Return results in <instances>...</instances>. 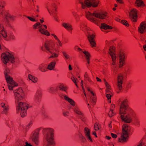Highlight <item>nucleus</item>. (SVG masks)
I'll return each mask as SVG.
<instances>
[{"label":"nucleus","mask_w":146,"mask_h":146,"mask_svg":"<svg viewBox=\"0 0 146 146\" xmlns=\"http://www.w3.org/2000/svg\"><path fill=\"white\" fill-rule=\"evenodd\" d=\"M108 13L106 12H98L94 11L92 13L89 12L86 13V17L91 22L97 24V20L96 18L100 19H104L108 17Z\"/></svg>","instance_id":"nucleus-1"},{"label":"nucleus","mask_w":146,"mask_h":146,"mask_svg":"<svg viewBox=\"0 0 146 146\" xmlns=\"http://www.w3.org/2000/svg\"><path fill=\"white\" fill-rule=\"evenodd\" d=\"M131 129L129 125L124 123L122 126V133L118 141L121 143L126 142L128 140L129 135Z\"/></svg>","instance_id":"nucleus-2"},{"label":"nucleus","mask_w":146,"mask_h":146,"mask_svg":"<svg viewBox=\"0 0 146 146\" xmlns=\"http://www.w3.org/2000/svg\"><path fill=\"white\" fill-rule=\"evenodd\" d=\"M79 3L81 4L82 8L85 9L87 8H90L91 7L94 8L97 7L99 4L100 1L98 0H84L83 2L80 0Z\"/></svg>","instance_id":"nucleus-3"},{"label":"nucleus","mask_w":146,"mask_h":146,"mask_svg":"<svg viewBox=\"0 0 146 146\" xmlns=\"http://www.w3.org/2000/svg\"><path fill=\"white\" fill-rule=\"evenodd\" d=\"M17 110L21 112L22 117H24L26 114V110L28 109V105L25 103L17 101Z\"/></svg>","instance_id":"nucleus-4"},{"label":"nucleus","mask_w":146,"mask_h":146,"mask_svg":"<svg viewBox=\"0 0 146 146\" xmlns=\"http://www.w3.org/2000/svg\"><path fill=\"white\" fill-rule=\"evenodd\" d=\"M1 57L2 61L5 64H6L9 61H11L12 63L14 62V57L9 52L2 53Z\"/></svg>","instance_id":"nucleus-5"},{"label":"nucleus","mask_w":146,"mask_h":146,"mask_svg":"<svg viewBox=\"0 0 146 146\" xmlns=\"http://www.w3.org/2000/svg\"><path fill=\"white\" fill-rule=\"evenodd\" d=\"M6 80L8 83V86L9 90H12L13 88L17 86L18 84L13 80V78L10 76L6 75L5 78Z\"/></svg>","instance_id":"nucleus-6"},{"label":"nucleus","mask_w":146,"mask_h":146,"mask_svg":"<svg viewBox=\"0 0 146 146\" xmlns=\"http://www.w3.org/2000/svg\"><path fill=\"white\" fill-rule=\"evenodd\" d=\"M124 77L121 74L118 75L117 79V86L118 90L121 91L122 89V84L123 83Z\"/></svg>","instance_id":"nucleus-7"},{"label":"nucleus","mask_w":146,"mask_h":146,"mask_svg":"<svg viewBox=\"0 0 146 146\" xmlns=\"http://www.w3.org/2000/svg\"><path fill=\"white\" fill-rule=\"evenodd\" d=\"M14 92L16 100L18 101L22 99L23 93L21 88H19L18 90H14Z\"/></svg>","instance_id":"nucleus-8"},{"label":"nucleus","mask_w":146,"mask_h":146,"mask_svg":"<svg viewBox=\"0 0 146 146\" xmlns=\"http://www.w3.org/2000/svg\"><path fill=\"white\" fill-rule=\"evenodd\" d=\"M50 133L48 134L46 137V140L48 143V145H53L54 144L53 137L54 136L53 132L54 130L52 129H49Z\"/></svg>","instance_id":"nucleus-9"},{"label":"nucleus","mask_w":146,"mask_h":146,"mask_svg":"<svg viewBox=\"0 0 146 146\" xmlns=\"http://www.w3.org/2000/svg\"><path fill=\"white\" fill-rule=\"evenodd\" d=\"M52 41L51 40H46L45 41L44 44V47L46 50L49 52L51 53H52L51 50H54L55 49L54 48V44L52 45L51 44Z\"/></svg>","instance_id":"nucleus-10"},{"label":"nucleus","mask_w":146,"mask_h":146,"mask_svg":"<svg viewBox=\"0 0 146 146\" xmlns=\"http://www.w3.org/2000/svg\"><path fill=\"white\" fill-rule=\"evenodd\" d=\"M137 11L135 9L131 10L129 13V17L131 20L134 22H136L137 20Z\"/></svg>","instance_id":"nucleus-11"},{"label":"nucleus","mask_w":146,"mask_h":146,"mask_svg":"<svg viewBox=\"0 0 146 146\" xmlns=\"http://www.w3.org/2000/svg\"><path fill=\"white\" fill-rule=\"evenodd\" d=\"M95 35L94 34L89 35L88 36V40L92 47L96 46V43L95 40Z\"/></svg>","instance_id":"nucleus-12"},{"label":"nucleus","mask_w":146,"mask_h":146,"mask_svg":"<svg viewBox=\"0 0 146 146\" xmlns=\"http://www.w3.org/2000/svg\"><path fill=\"white\" fill-rule=\"evenodd\" d=\"M127 108L126 102L124 101L122 102L120 108L119 114L123 115L125 114L126 113V111Z\"/></svg>","instance_id":"nucleus-13"},{"label":"nucleus","mask_w":146,"mask_h":146,"mask_svg":"<svg viewBox=\"0 0 146 146\" xmlns=\"http://www.w3.org/2000/svg\"><path fill=\"white\" fill-rule=\"evenodd\" d=\"M120 117L123 121L127 123H131L132 121V118L129 115H121L120 116Z\"/></svg>","instance_id":"nucleus-14"},{"label":"nucleus","mask_w":146,"mask_h":146,"mask_svg":"<svg viewBox=\"0 0 146 146\" xmlns=\"http://www.w3.org/2000/svg\"><path fill=\"white\" fill-rule=\"evenodd\" d=\"M139 32L141 34L144 33L146 31V24L145 22H142L140 24L138 29Z\"/></svg>","instance_id":"nucleus-15"},{"label":"nucleus","mask_w":146,"mask_h":146,"mask_svg":"<svg viewBox=\"0 0 146 146\" xmlns=\"http://www.w3.org/2000/svg\"><path fill=\"white\" fill-rule=\"evenodd\" d=\"M90 131L89 129L87 127H85L84 129V133L86 137L88 138L91 142L92 140L90 135Z\"/></svg>","instance_id":"nucleus-16"},{"label":"nucleus","mask_w":146,"mask_h":146,"mask_svg":"<svg viewBox=\"0 0 146 146\" xmlns=\"http://www.w3.org/2000/svg\"><path fill=\"white\" fill-rule=\"evenodd\" d=\"M115 47L111 46H110L109 49L108 53L111 57L116 56L115 53Z\"/></svg>","instance_id":"nucleus-17"},{"label":"nucleus","mask_w":146,"mask_h":146,"mask_svg":"<svg viewBox=\"0 0 146 146\" xmlns=\"http://www.w3.org/2000/svg\"><path fill=\"white\" fill-rule=\"evenodd\" d=\"M32 141L36 144H37L38 141V133L37 132H35L33 134L32 136Z\"/></svg>","instance_id":"nucleus-18"},{"label":"nucleus","mask_w":146,"mask_h":146,"mask_svg":"<svg viewBox=\"0 0 146 146\" xmlns=\"http://www.w3.org/2000/svg\"><path fill=\"white\" fill-rule=\"evenodd\" d=\"M135 3L136 6L138 7H141L145 6V5L142 0H136Z\"/></svg>","instance_id":"nucleus-19"},{"label":"nucleus","mask_w":146,"mask_h":146,"mask_svg":"<svg viewBox=\"0 0 146 146\" xmlns=\"http://www.w3.org/2000/svg\"><path fill=\"white\" fill-rule=\"evenodd\" d=\"M100 28L105 30L112 29L113 27L110 26L108 25L106 23H103L101 24Z\"/></svg>","instance_id":"nucleus-20"},{"label":"nucleus","mask_w":146,"mask_h":146,"mask_svg":"<svg viewBox=\"0 0 146 146\" xmlns=\"http://www.w3.org/2000/svg\"><path fill=\"white\" fill-rule=\"evenodd\" d=\"M83 53L85 54L86 58L87 60L88 63H90V54L88 51H84Z\"/></svg>","instance_id":"nucleus-21"},{"label":"nucleus","mask_w":146,"mask_h":146,"mask_svg":"<svg viewBox=\"0 0 146 146\" xmlns=\"http://www.w3.org/2000/svg\"><path fill=\"white\" fill-rule=\"evenodd\" d=\"M39 31L42 34L46 35V36H49L50 35L49 33L47 30L42 28H40Z\"/></svg>","instance_id":"nucleus-22"},{"label":"nucleus","mask_w":146,"mask_h":146,"mask_svg":"<svg viewBox=\"0 0 146 146\" xmlns=\"http://www.w3.org/2000/svg\"><path fill=\"white\" fill-rule=\"evenodd\" d=\"M62 25L64 28L67 30H71L72 29V26L69 24L64 23L62 24Z\"/></svg>","instance_id":"nucleus-23"},{"label":"nucleus","mask_w":146,"mask_h":146,"mask_svg":"<svg viewBox=\"0 0 146 146\" xmlns=\"http://www.w3.org/2000/svg\"><path fill=\"white\" fill-rule=\"evenodd\" d=\"M119 60L125 61V57L124 54L123 52H120L119 54Z\"/></svg>","instance_id":"nucleus-24"},{"label":"nucleus","mask_w":146,"mask_h":146,"mask_svg":"<svg viewBox=\"0 0 146 146\" xmlns=\"http://www.w3.org/2000/svg\"><path fill=\"white\" fill-rule=\"evenodd\" d=\"M56 63L55 62H52L50 63L48 66V68L50 70H52L55 66Z\"/></svg>","instance_id":"nucleus-25"},{"label":"nucleus","mask_w":146,"mask_h":146,"mask_svg":"<svg viewBox=\"0 0 146 146\" xmlns=\"http://www.w3.org/2000/svg\"><path fill=\"white\" fill-rule=\"evenodd\" d=\"M97 98L96 96H91L90 97V101L94 105L96 103Z\"/></svg>","instance_id":"nucleus-26"},{"label":"nucleus","mask_w":146,"mask_h":146,"mask_svg":"<svg viewBox=\"0 0 146 146\" xmlns=\"http://www.w3.org/2000/svg\"><path fill=\"white\" fill-rule=\"evenodd\" d=\"M74 112L77 114L80 115L81 116H83V114L80 110L78 109L75 108L74 109Z\"/></svg>","instance_id":"nucleus-27"},{"label":"nucleus","mask_w":146,"mask_h":146,"mask_svg":"<svg viewBox=\"0 0 146 146\" xmlns=\"http://www.w3.org/2000/svg\"><path fill=\"white\" fill-rule=\"evenodd\" d=\"M62 53L66 60H68L70 58L69 55L66 52L63 51L62 52Z\"/></svg>","instance_id":"nucleus-28"},{"label":"nucleus","mask_w":146,"mask_h":146,"mask_svg":"<svg viewBox=\"0 0 146 146\" xmlns=\"http://www.w3.org/2000/svg\"><path fill=\"white\" fill-rule=\"evenodd\" d=\"M29 80H31L33 82L35 83L37 82L36 78H34L33 76L30 74L29 75Z\"/></svg>","instance_id":"nucleus-29"},{"label":"nucleus","mask_w":146,"mask_h":146,"mask_svg":"<svg viewBox=\"0 0 146 146\" xmlns=\"http://www.w3.org/2000/svg\"><path fill=\"white\" fill-rule=\"evenodd\" d=\"M0 33L3 37L6 38L7 37V35L6 32L3 29L0 31Z\"/></svg>","instance_id":"nucleus-30"},{"label":"nucleus","mask_w":146,"mask_h":146,"mask_svg":"<svg viewBox=\"0 0 146 146\" xmlns=\"http://www.w3.org/2000/svg\"><path fill=\"white\" fill-rule=\"evenodd\" d=\"M111 94H106V96L108 100V102L110 103L111 102L110 99L111 96Z\"/></svg>","instance_id":"nucleus-31"},{"label":"nucleus","mask_w":146,"mask_h":146,"mask_svg":"<svg viewBox=\"0 0 146 146\" xmlns=\"http://www.w3.org/2000/svg\"><path fill=\"white\" fill-rule=\"evenodd\" d=\"M104 80L105 82V85L106 86V89H110L111 88V86L106 81L105 79H104Z\"/></svg>","instance_id":"nucleus-32"},{"label":"nucleus","mask_w":146,"mask_h":146,"mask_svg":"<svg viewBox=\"0 0 146 146\" xmlns=\"http://www.w3.org/2000/svg\"><path fill=\"white\" fill-rule=\"evenodd\" d=\"M111 58L113 62L112 64L113 65H115L116 64L115 61L116 59V56H114L113 57H111Z\"/></svg>","instance_id":"nucleus-33"},{"label":"nucleus","mask_w":146,"mask_h":146,"mask_svg":"<svg viewBox=\"0 0 146 146\" xmlns=\"http://www.w3.org/2000/svg\"><path fill=\"white\" fill-rule=\"evenodd\" d=\"M94 128L95 130H98L100 128V125H99L98 124L96 123H95L94 124Z\"/></svg>","instance_id":"nucleus-34"},{"label":"nucleus","mask_w":146,"mask_h":146,"mask_svg":"<svg viewBox=\"0 0 146 146\" xmlns=\"http://www.w3.org/2000/svg\"><path fill=\"white\" fill-rule=\"evenodd\" d=\"M8 110V106H6V107H5V108H4L3 109V113L7 114Z\"/></svg>","instance_id":"nucleus-35"},{"label":"nucleus","mask_w":146,"mask_h":146,"mask_svg":"<svg viewBox=\"0 0 146 146\" xmlns=\"http://www.w3.org/2000/svg\"><path fill=\"white\" fill-rule=\"evenodd\" d=\"M125 61H119V68H121L124 64Z\"/></svg>","instance_id":"nucleus-36"},{"label":"nucleus","mask_w":146,"mask_h":146,"mask_svg":"<svg viewBox=\"0 0 146 146\" xmlns=\"http://www.w3.org/2000/svg\"><path fill=\"white\" fill-rule=\"evenodd\" d=\"M115 114V113L113 112V110H110L109 112L108 115L110 117H112V116H113Z\"/></svg>","instance_id":"nucleus-37"},{"label":"nucleus","mask_w":146,"mask_h":146,"mask_svg":"<svg viewBox=\"0 0 146 146\" xmlns=\"http://www.w3.org/2000/svg\"><path fill=\"white\" fill-rule=\"evenodd\" d=\"M121 23L125 25L127 27H128L129 26V24L128 23L127 21L125 20H122L121 21Z\"/></svg>","instance_id":"nucleus-38"},{"label":"nucleus","mask_w":146,"mask_h":146,"mask_svg":"<svg viewBox=\"0 0 146 146\" xmlns=\"http://www.w3.org/2000/svg\"><path fill=\"white\" fill-rule=\"evenodd\" d=\"M68 102L73 106H75V102L72 99H70L68 101Z\"/></svg>","instance_id":"nucleus-39"},{"label":"nucleus","mask_w":146,"mask_h":146,"mask_svg":"<svg viewBox=\"0 0 146 146\" xmlns=\"http://www.w3.org/2000/svg\"><path fill=\"white\" fill-rule=\"evenodd\" d=\"M10 73V70L8 69H6L5 72L4 73L5 78L6 77V75L7 76H9V74Z\"/></svg>","instance_id":"nucleus-40"},{"label":"nucleus","mask_w":146,"mask_h":146,"mask_svg":"<svg viewBox=\"0 0 146 146\" xmlns=\"http://www.w3.org/2000/svg\"><path fill=\"white\" fill-rule=\"evenodd\" d=\"M80 137L81 138V141L82 142H85L86 141V139L82 135H81L80 136Z\"/></svg>","instance_id":"nucleus-41"},{"label":"nucleus","mask_w":146,"mask_h":146,"mask_svg":"<svg viewBox=\"0 0 146 146\" xmlns=\"http://www.w3.org/2000/svg\"><path fill=\"white\" fill-rule=\"evenodd\" d=\"M58 56V55L56 53H53V54L50 57V58H56Z\"/></svg>","instance_id":"nucleus-42"},{"label":"nucleus","mask_w":146,"mask_h":146,"mask_svg":"<svg viewBox=\"0 0 146 146\" xmlns=\"http://www.w3.org/2000/svg\"><path fill=\"white\" fill-rule=\"evenodd\" d=\"M40 24L39 23H37L33 25V28L35 29H36L37 28V27L39 25H40Z\"/></svg>","instance_id":"nucleus-43"},{"label":"nucleus","mask_w":146,"mask_h":146,"mask_svg":"<svg viewBox=\"0 0 146 146\" xmlns=\"http://www.w3.org/2000/svg\"><path fill=\"white\" fill-rule=\"evenodd\" d=\"M27 17L29 19L30 21H36L35 19L33 18H32L31 17H29V16H27Z\"/></svg>","instance_id":"nucleus-44"},{"label":"nucleus","mask_w":146,"mask_h":146,"mask_svg":"<svg viewBox=\"0 0 146 146\" xmlns=\"http://www.w3.org/2000/svg\"><path fill=\"white\" fill-rule=\"evenodd\" d=\"M111 89H106V94H112L111 92L110 91V90Z\"/></svg>","instance_id":"nucleus-45"},{"label":"nucleus","mask_w":146,"mask_h":146,"mask_svg":"<svg viewBox=\"0 0 146 146\" xmlns=\"http://www.w3.org/2000/svg\"><path fill=\"white\" fill-rule=\"evenodd\" d=\"M60 90H62L64 91H65L67 89L66 87L63 86H60Z\"/></svg>","instance_id":"nucleus-46"},{"label":"nucleus","mask_w":146,"mask_h":146,"mask_svg":"<svg viewBox=\"0 0 146 146\" xmlns=\"http://www.w3.org/2000/svg\"><path fill=\"white\" fill-rule=\"evenodd\" d=\"M63 114L64 116H68L69 114V112H64L63 113Z\"/></svg>","instance_id":"nucleus-47"},{"label":"nucleus","mask_w":146,"mask_h":146,"mask_svg":"<svg viewBox=\"0 0 146 146\" xmlns=\"http://www.w3.org/2000/svg\"><path fill=\"white\" fill-rule=\"evenodd\" d=\"M64 98L65 100L68 101L70 99V98H69L68 96H67L65 95L64 96Z\"/></svg>","instance_id":"nucleus-48"},{"label":"nucleus","mask_w":146,"mask_h":146,"mask_svg":"<svg viewBox=\"0 0 146 146\" xmlns=\"http://www.w3.org/2000/svg\"><path fill=\"white\" fill-rule=\"evenodd\" d=\"M111 135L112 137L114 138H116L117 137V135L116 134H113V133H111Z\"/></svg>","instance_id":"nucleus-49"},{"label":"nucleus","mask_w":146,"mask_h":146,"mask_svg":"<svg viewBox=\"0 0 146 146\" xmlns=\"http://www.w3.org/2000/svg\"><path fill=\"white\" fill-rule=\"evenodd\" d=\"M116 1L120 4H123L124 3L122 0H116Z\"/></svg>","instance_id":"nucleus-50"},{"label":"nucleus","mask_w":146,"mask_h":146,"mask_svg":"<svg viewBox=\"0 0 146 146\" xmlns=\"http://www.w3.org/2000/svg\"><path fill=\"white\" fill-rule=\"evenodd\" d=\"M51 35H52L53 36V37H54V38L56 40H59V39H58V38L54 34H51Z\"/></svg>","instance_id":"nucleus-51"},{"label":"nucleus","mask_w":146,"mask_h":146,"mask_svg":"<svg viewBox=\"0 0 146 146\" xmlns=\"http://www.w3.org/2000/svg\"><path fill=\"white\" fill-rule=\"evenodd\" d=\"M1 107L3 108H4L5 107H6V106H5V104L4 103H2L1 104Z\"/></svg>","instance_id":"nucleus-52"},{"label":"nucleus","mask_w":146,"mask_h":146,"mask_svg":"<svg viewBox=\"0 0 146 146\" xmlns=\"http://www.w3.org/2000/svg\"><path fill=\"white\" fill-rule=\"evenodd\" d=\"M71 79L73 82H74L75 84H76V81L74 77H72Z\"/></svg>","instance_id":"nucleus-53"},{"label":"nucleus","mask_w":146,"mask_h":146,"mask_svg":"<svg viewBox=\"0 0 146 146\" xmlns=\"http://www.w3.org/2000/svg\"><path fill=\"white\" fill-rule=\"evenodd\" d=\"M57 41L59 45L60 46H62V44L61 41H60V40L59 39L58 40H57Z\"/></svg>","instance_id":"nucleus-54"},{"label":"nucleus","mask_w":146,"mask_h":146,"mask_svg":"<svg viewBox=\"0 0 146 146\" xmlns=\"http://www.w3.org/2000/svg\"><path fill=\"white\" fill-rule=\"evenodd\" d=\"M96 79L98 82H101L102 81L101 80L97 77H96Z\"/></svg>","instance_id":"nucleus-55"},{"label":"nucleus","mask_w":146,"mask_h":146,"mask_svg":"<svg viewBox=\"0 0 146 146\" xmlns=\"http://www.w3.org/2000/svg\"><path fill=\"white\" fill-rule=\"evenodd\" d=\"M68 68H69V69L70 70H72V68L71 67V65L70 64H69V66H68Z\"/></svg>","instance_id":"nucleus-56"},{"label":"nucleus","mask_w":146,"mask_h":146,"mask_svg":"<svg viewBox=\"0 0 146 146\" xmlns=\"http://www.w3.org/2000/svg\"><path fill=\"white\" fill-rule=\"evenodd\" d=\"M143 48L144 50L146 51V44H145L143 46Z\"/></svg>","instance_id":"nucleus-57"},{"label":"nucleus","mask_w":146,"mask_h":146,"mask_svg":"<svg viewBox=\"0 0 146 146\" xmlns=\"http://www.w3.org/2000/svg\"><path fill=\"white\" fill-rule=\"evenodd\" d=\"M93 134L94 135L95 137H97V136L96 135V132H95V131H94V132H93Z\"/></svg>","instance_id":"nucleus-58"},{"label":"nucleus","mask_w":146,"mask_h":146,"mask_svg":"<svg viewBox=\"0 0 146 146\" xmlns=\"http://www.w3.org/2000/svg\"><path fill=\"white\" fill-rule=\"evenodd\" d=\"M106 138L107 139H108L109 140L111 138V137L109 136H106Z\"/></svg>","instance_id":"nucleus-59"},{"label":"nucleus","mask_w":146,"mask_h":146,"mask_svg":"<svg viewBox=\"0 0 146 146\" xmlns=\"http://www.w3.org/2000/svg\"><path fill=\"white\" fill-rule=\"evenodd\" d=\"M88 75L86 73L84 75V77H85V78H87L88 77Z\"/></svg>","instance_id":"nucleus-60"},{"label":"nucleus","mask_w":146,"mask_h":146,"mask_svg":"<svg viewBox=\"0 0 146 146\" xmlns=\"http://www.w3.org/2000/svg\"><path fill=\"white\" fill-rule=\"evenodd\" d=\"M9 17L12 20H13L14 19V17L12 16H9Z\"/></svg>","instance_id":"nucleus-61"},{"label":"nucleus","mask_w":146,"mask_h":146,"mask_svg":"<svg viewBox=\"0 0 146 146\" xmlns=\"http://www.w3.org/2000/svg\"><path fill=\"white\" fill-rule=\"evenodd\" d=\"M78 50L79 51H82V49H81L80 48H78Z\"/></svg>","instance_id":"nucleus-62"},{"label":"nucleus","mask_w":146,"mask_h":146,"mask_svg":"<svg viewBox=\"0 0 146 146\" xmlns=\"http://www.w3.org/2000/svg\"><path fill=\"white\" fill-rule=\"evenodd\" d=\"M92 96H96V95L93 92V93H92Z\"/></svg>","instance_id":"nucleus-63"},{"label":"nucleus","mask_w":146,"mask_h":146,"mask_svg":"<svg viewBox=\"0 0 146 146\" xmlns=\"http://www.w3.org/2000/svg\"><path fill=\"white\" fill-rule=\"evenodd\" d=\"M43 26H44V27L46 29H47V26H46V25H43Z\"/></svg>","instance_id":"nucleus-64"}]
</instances>
